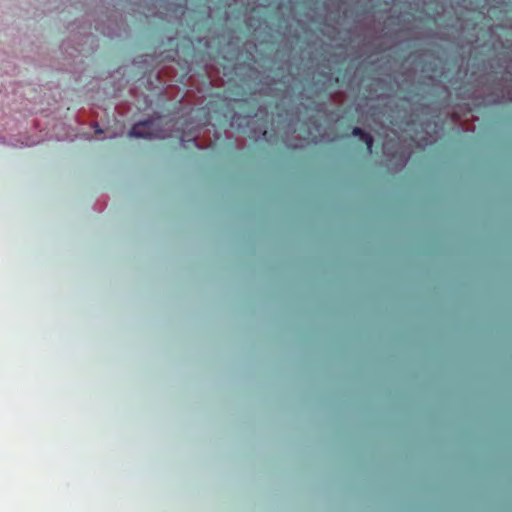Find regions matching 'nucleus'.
Here are the masks:
<instances>
[{"label":"nucleus","mask_w":512,"mask_h":512,"mask_svg":"<svg viewBox=\"0 0 512 512\" xmlns=\"http://www.w3.org/2000/svg\"><path fill=\"white\" fill-rule=\"evenodd\" d=\"M257 114L255 113L253 116L250 114L245 115L244 117L237 116L234 114L231 118L230 126H234V123L237 124V127L239 129H243L244 132H246L245 127H248L250 124V121L253 120Z\"/></svg>","instance_id":"nucleus-5"},{"label":"nucleus","mask_w":512,"mask_h":512,"mask_svg":"<svg viewBox=\"0 0 512 512\" xmlns=\"http://www.w3.org/2000/svg\"><path fill=\"white\" fill-rule=\"evenodd\" d=\"M181 125L183 126L184 123H181ZM185 128H182V133H181V136H180V140L181 142H193L194 144H196V139L195 138H188L186 139V136L189 137V136H192L193 135V131L192 129L194 130L195 127L197 128H200L199 126H197V122L194 120H190L188 117L187 119L185 120Z\"/></svg>","instance_id":"nucleus-3"},{"label":"nucleus","mask_w":512,"mask_h":512,"mask_svg":"<svg viewBox=\"0 0 512 512\" xmlns=\"http://www.w3.org/2000/svg\"><path fill=\"white\" fill-rule=\"evenodd\" d=\"M352 134L359 137V140L365 144L367 152L371 154L374 143L373 137L359 127L353 128Z\"/></svg>","instance_id":"nucleus-4"},{"label":"nucleus","mask_w":512,"mask_h":512,"mask_svg":"<svg viewBox=\"0 0 512 512\" xmlns=\"http://www.w3.org/2000/svg\"><path fill=\"white\" fill-rule=\"evenodd\" d=\"M153 122L152 121H145L134 124L130 128V137H143V138H151V137H161L164 138L165 136L158 135L154 133L152 130Z\"/></svg>","instance_id":"nucleus-1"},{"label":"nucleus","mask_w":512,"mask_h":512,"mask_svg":"<svg viewBox=\"0 0 512 512\" xmlns=\"http://www.w3.org/2000/svg\"><path fill=\"white\" fill-rule=\"evenodd\" d=\"M190 120H195L197 122V126L205 127L210 123V113L209 110L205 107L198 109H190L186 115Z\"/></svg>","instance_id":"nucleus-2"},{"label":"nucleus","mask_w":512,"mask_h":512,"mask_svg":"<svg viewBox=\"0 0 512 512\" xmlns=\"http://www.w3.org/2000/svg\"><path fill=\"white\" fill-rule=\"evenodd\" d=\"M401 160H402L403 163H405L407 161V157L404 156V157L401 158Z\"/></svg>","instance_id":"nucleus-7"},{"label":"nucleus","mask_w":512,"mask_h":512,"mask_svg":"<svg viewBox=\"0 0 512 512\" xmlns=\"http://www.w3.org/2000/svg\"><path fill=\"white\" fill-rule=\"evenodd\" d=\"M253 132L261 134L263 137L267 134V121L262 122L259 124L257 129H254Z\"/></svg>","instance_id":"nucleus-6"}]
</instances>
